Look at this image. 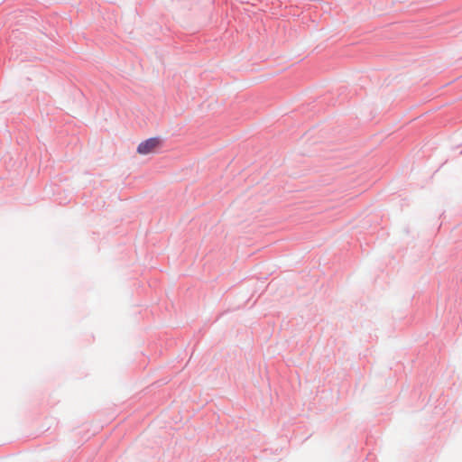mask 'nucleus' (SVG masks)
Here are the masks:
<instances>
[{"mask_svg":"<svg viewBox=\"0 0 462 462\" xmlns=\"http://www.w3.org/2000/svg\"><path fill=\"white\" fill-rule=\"evenodd\" d=\"M162 139L159 136L150 137L139 143L136 152L139 154L146 155L154 151L162 145Z\"/></svg>","mask_w":462,"mask_h":462,"instance_id":"nucleus-1","label":"nucleus"}]
</instances>
